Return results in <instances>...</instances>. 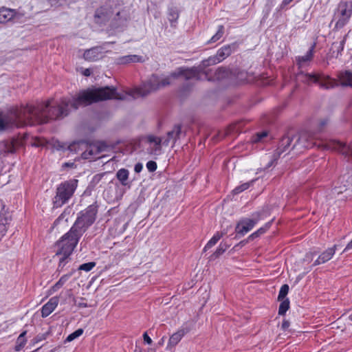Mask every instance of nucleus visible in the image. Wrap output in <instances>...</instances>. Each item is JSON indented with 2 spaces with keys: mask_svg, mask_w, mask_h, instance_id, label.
I'll return each mask as SVG.
<instances>
[{
  "mask_svg": "<svg viewBox=\"0 0 352 352\" xmlns=\"http://www.w3.org/2000/svg\"><path fill=\"white\" fill-rule=\"evenodd\" d=\"M187 327H181L178 331L174 333L169 338L166 349L171 350L174 348L182 340V338L189 331Z\"/></svg>",
  "mask_w": 352,
  "mask_h": 352,
  "instance_id": "14",
  "label": "nucleus"
},
{
  "mask_svg": "<svg viewBox=\"0 0 352 352\" xmlns=\"http://www.w3.org/2000/svg\"><path fill=\"white\" fill-rule=\"evenodd\" d=\"M352 15V1H341L334 11L331 23L335 22L334 30L344 28L349 21Z\"/></svg>",
  "mask_w": 352,
  "mask_h": 352,
  "instance_id": "6",
  "label": "nucleus"
},
{
  "mask_svg": "<svg viewBox=\"0 0 352 352\" xmlns=\"http://www.w3.org/2000/svg\"><path fill=\"white\" fill-rule=\"evenodd\" d=\"M74 166V163H69V162H65V164H63V167H73Z\"/></svg>",
  "mask_w": 352,
  "mask_h": 352,
  "instance_id": "50",
  "label": "nucleus"
},
{
  "mask_svg": "<svg viewBox=\"0 0 352 352\" xmlns=\"http://www.w3.org/2000/svg\"><path fill=\"white\" fill-rule=\"evenodd\" d=\"M316 45V43H314L304 56H298L296 57V60L299 67H302L311 61L314 57Z\"/></svg>",
  "mask_w": 352,
  "mask_h": 352,
  "instance_id": "16",
  "label": "nucleus"
},
{
  "mask_svg": "<svg viewBox=\"0 0 352 352\" xmlns=\"http://www.w3.org/2000/svg\"><path fill=\"white\" fill-rule=\"evenodd\" d=\"M267 135V132L265 131H263V132H261V133H257L256 137L254 138V142H259L261 141L263 138H265L266 136Z\"/></svg>",
  "mask_w": 352,
  "mask_h": 352,
  "instance_id": "42",
  "label": "nucleus"
},
{
  "mask_svg": "<svg viewBox=\"0 0 352 352\" xmlns=\"http://www.w3.org/2000/svg\"><path fill=\"white\" fill-rule=\"evenodd\" d=\"M16 12L15 10L2 7L0 8V23H6L14 18Z\"/></svg>",
  "mask_w": 352,
  "mask_h": 352,
  "instance_id": "20",
  "label": "nucleus"
},
{
  "mask_svg": "<svg viewBox=\"0 0 352 352\" xmlns=\"http://www.w3.org/2000/svg\"><path fill=\"white\" fill-rule=\"evenodd\" d=\"M254 182V180H252L250 182L243 183L241 185L235 187L232 192H234V194H239L248 189L250 187V186L253 184Z\"/></svg>",
  "mask_w": 352,
  "mask_h": 352,
  "instance_id": "31",
  "label": "nucleus"
},
{
  "mask_svg": "<svg viewBox=\"0 0 352 352\" xmlns=\"http://www.w3.org/2000/svg\"><path fill=\"white\" fill-rule=\"evenodd\" d=\"M91 72L90 69H85L82 72V74L85 76H89L91 75Z\"/></svg>",
  "mask_w": 352,
  "mask_h": 352,
  "instance_id": "47",
  "label": "nucleus"
},
{
  "mask_svg": "<svg viewBox=\"0 0 352 352\" xmlns=\"http://www.w3.org/2000/svg\"><path fill=\"white\" fill-rule=\"evenodd\" d=\"M101 99H104V88H91L80 91L72 98H61L56 106L52 105V99L45 103L21 106L12 109L5 118H0V131L63 118L69 114L70 108L77 109L80 106H87Z\"/></svg>",
  "mask_w": 352,
  "mask_h": 352,
  "instance_id": "1",
  "label": "nucleus"
},
{
  "mask_svg": "<svg viewBox=\"0 0 352 352\" xmlns=\"http://www.w3.org/2000/svg\"><path fill=\"white\" fill-rule=\"evenodd\" d=\"M279 301L280 302V304L278 308V314L280 316H284L287 311L289 309L290 302L288 298H285Z\"/></svg>",
  "mask_w": 352,
  "mask_h": 352,
  "instance_id": "28",
  "label": "nucleus"
},
{
  "mask_svg": "<svg viewBox=\"0 0 352 352\" xmlns=\"http://www.w3.org/2000/svg\"><path fill=\"white\" fill-rule=\"evenodd\" d=\"M227 246L225 244L220 243L215 252L211 255V259L218 258L220 255L226 252Z\"/></svg>",
  "mask_w": 352,
  "mask_h": 352,
  "instance_id": "33",
  "label": "nucleus"
},
{
  "mask_svg": "<svg viewBox=\"0 0 352 352\" xmlns=\"http://www.w3.org/2000/svg\"><path fill=\"white\" fill-rule=\"evenodd\" d=\"M83 333V330L82 329H78L74 331L73 333H70L66 338V342H72L76 338L80 337Z\"/></svg>",
  "mask_w": 352,
  "mask_h": 352,
  "instance_id": "37",
  "label": "nucleus"
},
{
  "mask_svg": "<svg viewBox=\"0 0 352 352\" xmlns=\"http://www.w3.org/2000/svg\"><path fill=\"white\" fill-rule=\"evenodd\" d=\"M72 273L62 276L60 279L47 291V295L50 296L59 290L72 276Z\"/></svg>",
  "mask_w": 352,
  "mask_h": 352,
  "instance_id": "21",
  "label": "nucleus"
},
{
  "mask_svg": "<svg viewBox=\"0 0 352 352\" xmlns=\"http://www.w3.org/2000/svg\"><path fill=\"white\" fill-rule=\"evenodd\" d=\"M223 234L220 233L219 232H216L213 236L208 241V243L204 246L203 251L206 252L208 250L210 249L217 243L220 240V239L223 236Z\"/></svg>",
  "mask_w": 352,
  "mask_h": 352,
  "instance_id": "27",
  "label": "nucleus"
},
{
  "mask_svg": "<svg viewBox=\"0 0 352 352\" xmlns=\"http://www.w3.org/2000/svg\"><path fill=\"white\" fill-rule=\"evenodd\" d=\"M294 138L296 140L292 148L296 150L297 153L302 152L303 150L310 148L315 145V138L309 132L302 131Z\"/></svg>",
  "mask_w": 352,
  "mask_h": 352,
  "instance_id": "9",
  "label": "nucleus"
},
{
  "mask_svg": "<svg viewBox=\"0 0 352 352\" xmlns=\"http://www.w3.org/2000/svg\"><path fill=\"white\" fill-rule=\"evenodd\" d=\"M148 144L146 148V152L151 155H160L162 153L163 139L162 137L149 135L146 138Z\"/></svg>",
  "mask_w": 352,
  "mask_h": 352,
  "instance_id": "10",
  "label": "nucleus"
},
{
  "mask_svg": "<svg viewBox=\"0 0 352 352\" xmlns=\"http://www.w3.org/2000/svg\"><path fill=\"white\" fill-rule=\"evenodd\" d=\"M182 135V126L180 124L175 125L171 131L167 132L166 136L162 137L163 139V146H167L172 142V147H173L175 142L179 139Z\"/></svg>",
  "mask_w": 352,
  "mask_h": 352,
  "instance_id": "11",
  "label": "nucleus"
},
{
  "mask_svg": "<svg viewBox=\"0 0 352 352\" xmlns=\"http://www.w3.org/2000/svg\"><path fill=\"white\" fill-rule=\"evenodd\" d=\"M102 149L101 147L97 144H93L88 145L85 149V151L82 153V157L84 159L92 160L94 158H98L97 156Z\"/></svg>",
  "mask_w": 352,
  "mask_h": 352,
  "instance_id": "18",
  "label": "nucleus"
},
{
  "mask_svg": "<svg viewBox=\"0 0 352 352\" xmlns=\"http://www.w3.org/2000/svg\"><path fill=\"white\" fill-rule=\"evenodd\" d=\"M143 340L145 344H147L148 345L151 344L153 342L152 339L148 336L147 332H144L143 333Z\"/></svg>",
  "mask_w": 352,
  "mask_h": 352,
  "instance_id": "43",
  "label": "nucleus"
},
{
  "mask_svg": "<svg viewBox=\"0 0 352 352\" xmlns=\"http://www.w3.org/2000/svg\"><path fill=\"white\" fill-rule=\"evenodd\" d=\"M8 220L6 218L0 219V235L3 236L7 231V224Z\"/></svg>",
  "mask_w": 352,
  "mask_h": 352,
  "instance_id": "40",
  "label": "nucleus"
},
{
  "mask_svg": "<svg viewBox=\"0 0 352 352\" xmlns=\"http://www.w3.org/2000/svg\"><path fill=\"white\" fill-rule=\"evenodd\" d=\"M64 218V213H62L54 221V224L56 225L59 223V221Z\"/></svg>",
  "mask_w": 352,
  "mask_h": 352,
  "instance_id": "48",
  "label": "nucleus"
},
{
  "mask_svg": "<svg viewBox=\"0 0 352 352\" xmlns=\"http://www.w3.org/2000/svg\"><path fill=\"white\" fill-rule=\"evenodd\" d=\"M327 123V120H322L320 122V126L322 127L324 126V125H326Z\"/></svg>",
  "mask_w": 352,
  "mask_h": 352,
  "instance_id": "52",
  "label": "nucleus"
},
{
  "mask_svg": "<svg viewBox=\"0 0 352 352\" xmlns=\"http://www.w3.org/2000/svg\"><path fill=\"white\" fill-rule=\"evenodd\" d=\"M289 326V322L287 320H283L282 322V329L285 330L287 329Z\"/></svg>",
  "mask_w": 352,
  "mask_h": 352,
  "instance_id": "46",
  "label": "nucleus"
},
{
  "mask_svg": "<svg viewBox=\"0 0 352 352\" xmlns=\"http://www.w3.org/2000/svg\"><path fill=\"white\" fill-rule=\"evenodd\" d=\"M289 285L287 284L283 285L280 289L278 296V300H283L285 299L286 296L287 295L289 292Z\"/></svg>",
  "mask_w": 352,
  "mask_h": 352,
  "instance_id": "35",
  "label": "nucleus"
},
{
  "mask_svg": "<svg viewBox=\"0 0 352 352\" xmlns=\"http://www.w3.org/2000/svg\"><path fill=\"white\" fill-rule=\"evenodd\" d=\"M267 212L264 210H258L251 214L249 217L241 218L236 223L235 232L236 234L244 236L261 220L266 218Z\"/></svg>",
  "mask_w": 352,
  "mask_h": 352,
  "instance_id": "7",
  "label": "nucleus"
},
{
  "mask_svg": "<svg viewBox=\"0 0 352 352\" xmlns=\"http://www.w3.org/2000/svg\"><path fill=\"white\" fill-rule=\"evenodd\" d=\"M58 1L59 2V3L61 5L63 4V3L65 2V0H58Z\"/></svg>",
  "mask_w": 352,
  "mask_h": 352,
  "instance_id": "54",
  "label": "nucleus"
},
{
  "mask_svg": "<svg viewBox=\"0 0 352 352\" xmlns=\"http://www.w3.org/2000/svg\"><path fill=\"white\" fill-rule=\"evenodd\" d=\"M296 77L298 80L303 83L307 85L318 83L320 87L326 89L333 88L338 85L335 79L316 73L309 74L300 72L297 74Z\"/></svg>",
  "mask_w": 352,
  "mask_h": 352,
  "instance_id": "8",
  "label": "nucleus"
},
{
  "mask_svg": "<svg viewBox=\"0 0 352 352\" xmlns=\"http://www.w3.org/2000/svg\"><path fill=\"white\" fill-rule=\"evenodd\" d=\"M349 319L352 321V313L349 316Z\"/></svg>",
  "mask_w": 352,
  "mask_h": 352,
  "instance_id": "55",
  "label": "nucleus"
},
{
  "mask_svg": "<svg viewBox=\"0 0 352 352\" xmlns=\"http://www.w3.org/2000/svg\"><path fill=\"white\" fill-rule=\"evenodd\" d=\"M168 20L173 25V23H176L179 18V12L175 8H170L168 10Z\"/></svg>",
  "mask_w": 352,
  "mask_h": 352,
  "instance_id": "32",
  "label": "nucleus"
},
{
  "mask_svg": "<svg viewBox=\"0 0 352 352\" xmlns=\"http://www.w3.org/2000/svg\"><path fill=\"white\" fill-rule=\"evenodd\" d=\"M77 305H78V307H83V308L88 307L87 303L84 302H80L78 303Z\"/></svg>",
  "mask_w": 352,
  "mask_h": 352,
  "instance_id": "49",
  "label": "nucleus"
},
{
  "mask_svg": "<svg viewBox=\"0 0 352 352\" xmlns=\"http://www.w3.org/2000/svg\"><path fill=\"white\" fill-rule=\"evenodd\" d=\"M224 34V27L221 25L218 26L217 32L214 35H213L211 38L207 42V43H212L218 41Z\"/></svg>",
  "mask_w": 352,
  "mask_h": 352,
  "instance_id": "29",
  "label": "nucleus"
},
{
  "mask_svg": "<svg viewBox=\"0 0 352 352\" xmlns=\"http://www.w3.org/2000/svg\"><path fill=\"white\" fill-rule=\"evenodd\" d=\"M78 180L71 179L61 182L56 188V195L54 197V206L60 208L67 203L74 195Z\"/></svg>",
  "mask_w": 352,
  "mask_h": 352,
  "instance_id": "5",
  "label": "nucleus"
},
{
  "mask_svg": "<svg viewBox=\"0 0 352 352\" xmlns=\"http://www.w3.org/2000/svg\"><path fill=\"white\" fill-rule=\"evenodd\" d=\"M107 16V10L104 7H100L96 10L94 17L97 19H104Z\"/></svg>",
  "mask_w": 352,
  "mask_h": 352,
  "instance_id": "36",
  "label": "nucleus"
},
{
  "mask_svg": "<svg viewBox=\"0 0 352 352\" xmlns=\"http://www.w3.org/2000/svg\"><path fill=\"white\" fill-rule=\"evenodd\" d=\"M237 79L241 82H250L252 78L246 72H241L237 75Z\"/></svg>",
  "mask_w": 352,
  "mask_h": 352,
  "instance_id": "34",
  "label": "nucleus"
},
{
  "mask_svg": "<svg viewBox=\"0 0 352 352\" xmlns=\"http://www.w3.org/2000/svg\"><path fill=\"white\" fill-rule=\"evenodd\" d=\"M45 338V336H44L43 335H42V336H39V335H38V336H37V340H38V341H41V340H44Z\"/></svg>",
  "mask_w": 352,
  "mask_h": 352,
  "instance_id": "53",
  "label": "nucleus"
},
{
  "mask_svg": "<svg viewBox=\"0 0 352 352\" xmlns=\"http://www.w3.org/2000/svg\"><path fill=\"white\" fill-rule=\"evenodd\" d=\"M142 60V57L138 55H126L120 56L117 59V63L118 64H128L130 63H138L140 62Z\"/></svg>",
  "mask_w": 352,
  "mask_h": 352,
  "instance_id": "23",
  "label": "nucleus"
},
{
  "mask_svg": "<svg viewBox=\"0 0 352 352\" xmlns=\"http://www.w3.org/2000/svg\"><path fill=\"white\" fill-rule=\"evenodd\" d=\"M143 168V166L141 163H137L135 165V167H134V170L135 173H140L142 171Z\"/></svg>",
  "mask_w": 352,
  "mask_h": 352,
  "instance_id": "44",
  "label": "nucleus"
},
{
  "mask_svg": "<svg viewBox=\"0 0 352 352\" xmlns=\"http://www.w3.org/2000/svg\"><path fill=\"white\" fill-rule=\"evenodd\" d=\"M344 144L338 141H333L329 144L327 145V148L329 149H335L339 150L342 148L344 147Z\"/></svg>",
  "mask_w": 352,
  "mask_h": 352,
  "instance_id": "39",
  "label": "nucleus"
},
{
  "mask_svg": "<svg viewBox=\"0 0 352 352\" xmlns=\"http://www.w3.org/2000/svg\"><path fill=\"white\" fill-rule=\"evenodd\" d=\"M273 219L265 223V225L252 233L248 238V240H254L255 238L265 234L272 226Z\"/></svg>",
  "mask_w": 352,
  "mask_h": 352,
  "instance_id": "22",
  "label": "nucleus"
},
{
  "mask_svg": "<svg viewBox=\"0 0 352 352\" xmlns=\"http://www.w3.org/2000/svg\"><path fill=\"white\" fill-rule=\"evenodd\" d=\"M350 250H352V240L346 245L342 253L346 252Z\"/></svg>",
  "mask_w": 352,
  "mask_h": 352,
  "instance_id": "45",
  "label": "nucleus"
},
{
  "mask_svg": "<svg viewBox=\"0 0 352 352\" xmlns=\"http://www.w3.org/2000/svg\"><path fill=\"white\" fill-rule=\"evenodd\" d=\"M138 352H143V351H142V350L141 349H139Z\"/></svg>",
  "mask_w": 352,
  "mask_h": 352,
  "instance_id": "56",
  "label": "nucleus"
},
{
  "mask_svg": "<svg viewBox=\"0 0 352 352\" xmlns=\"http://www.w3.org/2000/svg\"><path fill=\"white\" fill-rule=\"evenodd\" d=\"M129 171L126 168H121L116 173V178L120 181L122 186L128 184Z\"/></svg>",
  "mask_w": 352,
  "mask_h": 352,
  "instance_id": "26",
  "label": "nucleus"
},
{
  "mask_svg": "<svg viewBox=\"0 0 352 352\" xmlns=\"http://www.w3.org/2000/svg\"><path fill=\"white\" fill-rule=\"evenodd\" d=\"M339 80L343 86H350L352 87V72L345 71L341 72L338 76Z\"/></svg>",
  "mask_w": 352,
  "mask_h": 352,
  "instance_id": "25",
  "label": "nucleus"
},
{
  "mask_svg": "<svg viewBox=\"0 0 352 352\" xmlns=\"http://www.w3.org/2000/svg\"><path fill=\"white\" fill-rule=\"evenodd\" d=\"M337 248L338 245H334L333 247L329 248L327 250H325L318 256L317 259L314 261L313 265H319L330 261L334 256Z\"/></svg>",
  "mask_w": 352,
  "mask_h": 352,
  "instance_id": "13",
  "label": "nucleus"
},
{
  "mask_svg": "<svg viewBox=\"0 0 352 352\" xmlns=\"http://www.w3.org/2000/svg\"><path fill=\"white\" fill-rule=\"evenodd\" d=\"M103 53V48L96 46L85 50L83 57L88 61H96L102 57Z\"/></svg>",
  "mask_w": 352,
  "mask_h": 352,
  "instance_id": "15",
  "label": "nucleus"
},
{
  "mask_svg": "<svg viewBox=\"0 0 352 352\" xmlns=\"http://www.w3.org/2000/svg\"><path fill=\"white\" fill-rule=\"evenodd\" d=\"M164 340H165V338L164 337L162 338L161 340L158 342L157 344L159 346H162L164 343Z\"/></svg>",
  "mask_w": 352,
  "mask_h": 352,
  "instance_id": "51",
  "label": "nucleus"
},
{
  "mask_svg": "<svg viewBox=\"0 0 352 352\" xmlns=\"http://www.w3.org/2000/svg\"><path fill=\"white\" fill-rule=\"evenodd\" d=\"M146 166L149 172H154L157 168V163L154 161H148Z\"/></svg>",
  "mask_w": 352,
  "mask_h": 352,
  "instance_id": "41",
  "label": "nucleus"
},
{
  "mask_svg": "<svg viewBox=\"0 0 352 352\" xmlns=\"http://www.w3.org/2000/svg\"><path fill=\"white\" fill-rule=\"evenodd\" d=\"M59 302L58 296L51 298L49 301L41 308V316L43 318L48 316L56 308Z\"/></svg>",
  "mask_w": 352,
  "mask_h": 352,
  "instance_id": "17",
  "label": "nucleus"
},
{
  "mask_svg": "<svg viewBox=\"0 0 352 352\" xmlns=\"http://www.w3.org/2000/svg\"><path fill=\"white\" fill-rule=\"evenodd\" d=\"M96 266L95 262L83 263L78 267V270L89 272Z\"/></svg>",
  "mask_w": 352,
  "mask_h": 352,
  "instance_id": "38",
  "label": "nucleus"
},
{
  "mask_svg": "<svg viewBox=\"0 0 352 352\" xmlns=\"http://www.w3.org/2000/svg\"><path fill=\"white\" fill-rule=\"evenodd\" d=\"M51 1H52V0H50Z\"/></svg>",
  "mask_w": 352,
  "mask_h": 352,
  "instance_id": "57",
  "label": "nucleus"
},
{
  "mask_svg": "<svg viewBox=\"0 0 352 352\" xmlns=\"http://www.w3.org/2000/svg\"><path fill=\"white\" fill-rule=\"evenodd\" d=\"M293 138H291L288 135L283 137V138L280 140L277 151L276 154L274 155V158L271 160V161L268 163L267 165V168H270L272 166L275 161H276L279 157V155L288 150L292 142L293 141Z\"/></svg>",
  "mask_w": 352,
  "mask_h": 352,
  "instance_id": "12",
  "label": "nucleus"
},
{
  "mask_svg": "<svg viewBox=\"0 0 352 352\" xmlns=\"http://www.w3.org/2000/svg\"><path fill=\"white\" fill-rule=\"evenodd\" d=\"M346 36H345L342 40L339 43H333L332 44V47L331 51L332 52V56L338 58L339 55L341 54L342 52L344 50V44L346 42Z\"/></svg>",
  "mask_w": 352,
  "mask_h": 352,
  "instance_id": "24",
  "label": "nucleus"
},
{
  "mask_svg": "<svg viewBox=\"0 0 352 352\" xmlns=\"http://www.w3.org/2000/svg\"><path fill=\"white\" fill-rule=\"evenodd\" d=\"M221 63L218 57L214 56H210L208 58L201 61L200 65L197 67L191 68L179 67L175 72H172L168 76L160 78L156 75H152L146 82L138 87L131 90L130 93H118L116 89L113 87H104L112 91V94L109 98L101 99L99 101L107 100L110 99L127 100L131 97L135 98L138 97H144L149 94L164 88L173 83L176 79L181 78L184 80H199L201 79V72L206 67L216 65Z\"/></svg>",
  "mask_w": 352,
  "mask_h": 352,
  "instance_id": "2",
  "label": "nucleus"
},
{
  "mask_svg": "<svg viewBox=\"0 0 352 352\" xmlns=\"http://www.w3.org/2000/svg\"><path fill=\"white\" fill-rule=\"evenodd\" d=\"M236 43L223 45V47L218 50L216 55L218 57L220 62H221L227 57L230 56V54L236 50Z\"/></svg>",
  "mask_w": 352,
  "mask_h": 352,
  "instance_id": "19",
  "label": "nucleus"
},
{
  "mask_svg": "<svg viewBox=\"0 0 352 352\" xmlns=\"http://www.w3.org/2000/svg\"><path fill=\"white\" fill-rule=\"evenodd\" d=\"M98 213V206L96 204L89 205L84 210L80 211L76 220L71 227V232H75L80 237L87 229L95 222Z\"/></svg>",
  "mask_w": 352,
  "mask_h": 352,
  "instance_id": "4",
  "label": "nucleus"
},
{
  "mask_svg": "<svg viewBox=\"0 0 352 352\" xmlns=\"http://www.w3.org/2000/svg\"><path fill=\"white\" fill-rule=\"evenodd\" d=\"M75 232H71V229L65 233L59 241H58L55 247L56 248L55 256H60L58 269H63L67 263V258L73 252L76 247L80 239Z\"/></svg>",
  "mask_w": 352,
  "mask_h": 352,
  "instance_id": "3",
  "label": "nucleus"
},
{
  "mask_svg": "<svg viewBox=\"0 0 352 352\" xmlns=\"http://www.w3.org/2000/svg\"><path fill=\"white\" fill-rule=\"evenodd\" d=\"M26 331L22 332L16 340V345L15 346L16 351H20L25 344L26 339H25Z\"/></svg>",
  "mask_w": 352,
  "mask_h": 352,
  "instance_id": "30",
  "label": "nucleus"
}]
</instances>
